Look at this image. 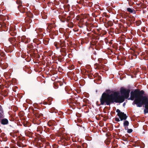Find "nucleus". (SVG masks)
Segmentation results:
<instances>
[{"instance_id": "nucleus-1", "label": "nucleus", "mask_w": 148, "mask_h": 148, "mask_svg": "<svg viewBox=\"0 0 148 148\" xmlns=\"http://www.w3.org/2000/svg\"><path fill=\"white\" fill-rule=\"evenodd\" d=\"M125 99L122 95H119L117 92L109 94L103 92L100 99V105H110L111 104L116 103H122L124 101Z\"/></svg>"}, {"instance_id": "nucleus-2", "label": "nucleus", "mask_w": 148, "mask_h": 148, "mask_svg": "<svg viewBox=\"0 0 148 148\" xmlns=\"http://www.w3.org/2000/svg\"><path fill=\"white\" fill-rule=\"evenodd\" d=\"M143 90H140L135 89L134 91H132L130 93V97L128 100H133L132 104L136 105L137 107H141L148 100V96H143L144 93Z\"/></svg>"}, {"instance_id": "nucleus-3", "label": "nucleus", "mask_w": 148, "mask_h": 148, "mask_svg": "<svg viewBox=\"0 0 148 148\" xmlns=\"http://www.w3.org/2000/svg\"><path fill=\"white\" fill-rule=\"evenodd\" d=\"M130 90L129 89H126L123 87H121L120 89L121 94L123 97L124 99H127L130 96Z\"/></svg>"}, {"instance_id": "nucleus-4", "label": "nucleus", "mask_w": 148, "mask_h": 148, "mask_svg": "<svg viewBox=\"0 0 148 148\" xmlns=\"http://www.w3.org/2000/svg\"><path fill=\"white\" fill-rule=\"evenodd\" d=\"M16 2L17 4L19 5L18 8L21 12L22 13H26L27 11V9L26 7H23L22 5V0H17Z\"/></svg>"}, {"instance_id": "nucleus-5", "label": "nucleus", "mask_w": 148, "mask_h": 148, "mask_svg": "<svg viewBox=\"0 0 148 148\" xmlns=\"http://www.w3.org/2000/svg\"><path fill=\"white\" fill-rule=\"evenodd\" d=\"M97 41L95 39H93L90 42V44L91 45H95V49H99L101 46V45H102L103 43V41L102 40H101L98 43V45H99V46H98L97 44Z\"/></svg>"}, {"instance_id": "nucleus-6", "label": "nucleus", "mask_w": 148, "mask_h": 148, "mask_svg": "<svg viewBox=\"0 0 148 148\" xmlns=\"http://www.w3.org/2000/svg\"><path fill=\"white\" fill-rule=\"evenodd\" d=\"M0 25L3 30L5 31H8L9 27H10V26L9 25L8 23V22L5 23L4 22H0Z\"/></svg>"}, {"instance_id": "nucleus-7", "label": "nucleus", "mask_w": 148, "mask_h": 148, "mask_svg": "<svg viewBox=\"0 0 148 148\" xmlns=\"http://www.w3.org/2000/svg\"><path fill=\"white\" fill-rule=\"evenodd\" d=\"M24 139L23 138H20L18 137L16 138L17 145L20 147H25V146H24L23 144L22 143L21 141H23Z\"/></svg>"}, {"instance_id": "nucleus-8", "label": "nucleus", "mask_w": 148, "mask_h": 148, "mask_svg": "<svg viewBox=\"0 0 148 148\" xmlns=\"http://www.w3.org/2000/svg\"><path fill=\"white\" fill-rule=\"evenodd\" d=\"M75 17V13L73 11L70 12L69 14V15L67 16L66 19V21L67 22H69L71 19L74 18Z\"/></svg>"}, {"instance_id": "nucleus-9", "label": "nucleus", "mask_w": 148, "mask_h": 148, "mask_svg": "<svg viewBox=\"0 0 148 148\" xmlns=\"http://www.w3.org/2000/svg\"><path fill=\"white\" fill-rule=\"evenodd\" d=\"M118 116L120 118V120L122 121L123 120H126L127 116L126 114H125L123 112H121V113Z\"/></svg>"}, {"instance_id": "nucleus-10", "label": "nucleus", "mask_w": 148, "mask_h": 148, "mask_svg": "<svg viewBox=\"0 0 148 148\" xmlns=\"http://www.w3.org/2000/svg\"><path fill=\"white\" fill-rule=\"evenodd\" d=\"M66 139H63L61 140L60 142L61 144L64 146H66L69 145V142Z\"/></svg>"}, {"instance_id": "nucleus-11", "label": "nucleus", "mask_w": 148, "mask_h": 148, "mask_svg": "<svg viewBox=\"0 0 148 148\" xmlns=\"http://www.w3.org/2000/svg\"><path fill=\"white\" fill-rule=\"evenodd\" d=\"M33 46L31 44H29L27 45V49L31 53H34L35 51V50L34 49Z\"/></svg>"}, {"instance_id": "nucleus-12", "label": "nucleus", "mask_w": 148, "mask_h": 148, "mask_svg": "<svg viewBox=\"0 0 148 148\" xmlns=\"http://www.w3.org/2000/svg\"><path fill=\"white\" fill-rule=\"evenodd\" d=\"M15 31L16 30L13 28H10L9 32L11 36H14L16 34V33Z\"/></svg>"}, {"instance_id": "nucleus-13", "label": "nucleus", "mask_w": 148, "mask_h": 148, "mask_svg": "<svg viewBox=\"0 0 148 148\" xmlns=\"http://www.w3.org/2000/svg\"><path fill=\"white\" fill-rule=\"evenodd\" d=\"M66 14H64L63 15H59V18L60 21L62 22H64L66 21V19L65 18Z\"/></svg>"}, {"instance_id": "nucleus-14", "label": "nucleus", "mask_w": 148, "mask_h": 148, "mask_svg": "<svg viewBox=\"0 0 148 148\" xmlns=\"http://www.w3.org/2000/svg\"><path fill=\"white\" fill-rule=\"evenodd\" d=\"M58 45H59V46L57 48H59L60 47L61 48L63 47H66V45L64 41H60V42H58Z\"/></svg>"}, {"instance_id": "nucleus-15", "label": "nucleus", "mask_w": 148, "mask_h": 148, "mask_svg": "<svg viewBox=\"0 0 148 148\" xmlns=\"http://www.w3.org/2000/svg\"><path fill=\"white\" fill-rule=\"evenodd\" d=\"M129 125V122L128 121L125 120L123 122V126L125 127V130L128 129V126Z\"/></svg>"}, {"instance_id": "nucleus-16", "label": "nucleus", "mask_w": 148, "mask_h": 148, "mask_svg": "<svg viewBox=\"0 0 148 148\" xmlns=\"http://www.w3.org/2000/svg\"><path fill=\"white\" fill-rule=\"evenodd\" d=\"M8 123V121L6 119H1V123L3 125L7 124Z\"/></svg>"}, {"instance_id": "nucleus-17", "label": "nucleus", "mask_w": 148, "mask_h": 148, "mask_svg": "<svg viewBox=\"0 0 148 148\" xmlns=\"http://www.w3.org/2000/svg\"><path fill=\"white\" fill-rule=\"evenodd\" d=\"M95 67L96 69H102V66L97 63H96L95 64Z\"/></svg>"}, {"instance_id": "nucleus-18", "label": "nucleus", "mask_w": 148, "mask_h": 148, "mask_svg": "<svg viewBox=\"0 0 148 148\" xmlns=\"http://www.w3.org/2000/svg\"><path fill=\"white\" fill-rule=\"evenodd\" d=\"M127 11L129 12L133 13L134 14H135L136 12L135 10L134 9H131L130 8H127Z\"/></svg>"}, {"instance_id": "nucleus-19", "label": "nucleus", "mask_w": 148, "mask_h": 148, "mask_svg": "<svg viewBox=\"0 0 148 148\" xmlns=\"http://www.w3.org/2000/svg\"><path fill=\"white\" fill-rule=\"evenodd\" d=\"M8 40L11 44H13L15 41L16 39L15 37H13L9 38Z\"/></svg>"}, {"instance_id": "nucleus-20", "label": "nucleus", "mask_w": 148, "mask_h": 148, "mask_svg": "<svg viewBox=\"0 0 148 148\" xmlns=\"http://www.w3.org/2000/svg\"><path fill=\"white\" fill-rule=\"evenodd\" d=\"M71 148H82L80 146H77L76 144H73L71 146Z\"/></svg>"}, {"instance_id": "nucleus-21", "label": "nucleus", "mask_w": 148, "mask_h": 148, "mask_svg": "<svg viewBox=\"0 0 148 148\" xmlns=\"http://www.w3.org/2000/svg\"><path fill=\"white\" fill-rule=\"evenodd\" d=\"M26 14L27 17H30L31 18H32L33 17V15L31 12H28L26 13Z\"/></svg>"}, {"instance_id": "nucleus-22", "label": "nucleus", "mask_w": 148, "mask_h": 148, "mask_svg": "<svg viewBox=\"0 0 148 148\" xmlns=\"http://www.w3.org/2000/svg\"><path fill=\"white\" fill-rule=\"evenodd\" d=\"M33 113L34 115H35V116L37 118H39L40 117V115H39V114L38 113V112L37 110H34L33 111Z\"/></svg>"}, {"instance_id": "nucleus-23", "label": "nucleus", "mask_w": 148, "mask_h": 148, "mask_svg": "<svg viewBox=\"0 0 148 148\" xmlns=\"http://www.w3.org/2000/svg\"><path fill=\"white\" fill-rule=\"evenodd\" d=\"M84 21L83 19H81L79 21V24L81 25V26H80V27L82 28L83 27V25L84 24Z\"/></svg>"}, {"instance_id": "nucleus-24", "label": "nucleus", "mask_w": 148, "mask_h": 148, "mask_svg": "<svg viewBox=\"0 0 148 148\" xmlns=\"http://www.w3.org/2000/svg\"><path fill=\"white\" fill-rule=\"evenodd\" d=\"M31 18L27 16L25 18V20L26 21H27L28 23H30L32 22V20Z\"/></svg>"}, {"instance_id": "nucleus-25", "label": "nucleus", "mask_w": 148, "mask_h": 148, "mask_svg": "<svg viewBox=\"0 0 148 148\" xmlns=\"http://www.w3.org/2000/svg\"><path fill=\"white\" fill-rule=\"evenodd\" d=\"M0 55L1 57L3 58H5L6 56L4 52L1 51H0Z\"/></svg>"}, {"instance_id": "nucleus-26", "label": "nucleus", "mask_w": 148, "mask_h": 148, "mask_svg": "<svg viewBox=\"0 0 148 148\" xmlns=\"http://www.w3.org/2000/svg\"><path fill=\"white\" fill-rule=\"evenodd\" d=\"M8 66V64L6 63H5L3 64L2 67L3 69H5L7 68Z\"/></svg>"}, {"instance_id": "nucleus-27", "label": "nucleus", "mask_w": 148, "mask_h": 148, "mask_svg": "<svg viewBox=\"0 0 148 148\" xmlns=\"http://www.w3.org/2000/svg\"><path fill=\"white\" fill-rule=\"evenodd\" d=\"M141 21H136V25L137 26H138L140 25L141 23Z\"/></svg>"}, {"instance_id": "nucleus-28", "label": "nucleus", "mask_w": 148, "mask_h": 148, "mask_svg": "<svg viewBox=\"0 0 148 148\" xmlns=\"http://www.w3.org/2000/svg\"><path fill=\"white\" fill-rule=\"evenodd\" d=\"M108 25L110 26H112L113 25V23L111 21H108L107 22Z\"/></svg>"}, {"instance_id": "nucleus-29", "label": "nucleus", "mask_w": 148, "mask_h": 148, "mask_svg": "<svg viewBox=\"0 0 148 148\" xmlns=\"http://www.w3.org/2000/svg\"><path fill=\"white\" fill-rule=\"evenodd\" d=\"M38 36L40 38L42 39L44 35L42 33H40L38 34Z\"/></svg>"}, {"instance_id": "nucleus-30", "label": "nucleus", "mask_w": 148, "mask_h": 148, "mask_svg": "<svg viewBox=\"0 0 148 148\" xmlns=\"http://www.w3.org/2000/svg\"><path fill=\"white\" fill-rule=\"evenodd\" d=\"M43 143V142L40 143V142H38V145L40 147H42L43 146L44 143Z\"/></svg>"}, {"instance_id": "nucleus-31", "label": "nucleus", "mask_w": 148, "mask_h": 148, "mask_svg": "<svg viewBox=\"0 0 148 148\" xmlns=\"http://www.w3.org/2000/svg\"><path fill=\"white\" fill-rule=\"evenodd\" d=\"M69 68L70 70H72L74 69L75 68L74 66L73 65H70L69 66Z\"/></svg>"}, {"instance_id": "nucleus-32", "label": "nucleus", "mask_w": 148, "mask_h": 148, "mask_svg": "<svg viewBox=\"0 0 148 148\" xmlns=\"http://www.w3.org/2000/svg\"><path fill=\"white\" fill-rule=\"evenodd\" d=\"M45 148H51V146L49 145V144L47 143L45 144Z\"/></svg>"}, {"instance_id": "nucleus-33", "label": "nucleus", "mask_w": 148, "mask_h": 148, "mask_svg": "<svg viewBox=\"0 0 148 148\" xmlns=\"http://www.w3.org/2000/svg\"><path fill=\"white\" fill-rule=\"evenodd\" d=\"M1 20L4 21L6 19V17L4 16H1Z\"/></svg>"}, {"instance_id": "nucleus-34", "label": "nucleus", "mask_w": 148, "mask_h": 148, "mask_svg": "<svg viewBox=\"0 0 148 148\" xmlns=\"http://www.w3.org/2000/svg\"><path fill=\"white\" fill-rule=\"evenodd\" d=\"M61 51L62 52H63L64 53L66 54V49L65 48H62Z\"/></svg>"}, {"instance_id": "nucleus-35", "label": "nucleus", "mask_w": 148, "mask_h": 148, "mask_svg": "<svg viewBox=\"0 0 148 148\" xmlns=\"http://www.w3.org/2000/svg\"><path fill=\"white\" fill-rule=\"evenodd\" d=\"M116 112L118 113L117 115L119 116L121 113L122 112H121V111L119 109H117L116 110Z\"/></svg>"}, {"instance_id": "nucleus-36", "label": "nucleus", "mask_w": 148, "mask_h": 148, "mask_svg": "<svg viewBox=\"0 0 148 148\" xmlns=\"http://www.w3.org/2000/svg\"><path fill=\"white\" fill-rule=\"evenodd\" d=\"M3 112V111L2 109L1 106L0 105V116L2 115V113Z\"/></svg>"}, {"instance_id": "nucleus-37", "label": "nucleus", "mask_w": 148, "mask_h": 148, "mask_svg": "<svg viewBox=\"0 0 148 148\" xmlns=\"http://www.w3.org/2000/svg\"><path fill=\"white\" fill-rule=\"evenodd\" d=\"M127 132L128 133H131L132 132L133 130L132 129H129L128 128V129H127Z\"/></svg>"}, {"instance_id": "nucleus-38", "label": "nucleus", "mask_w": 148, "mask_h": 148, "mask_svg": "<svg viewBox=\"0 0 148 148\" xmlns=\"http://www.w3.org/2000/svg\"><path fill=\"white\" fill-rule=\"evenodd\" d=\"M10 136H13V137H15V136H16V134H14L13 133H10Z\"/></svg>"}, {"instance_id": "nucleus-39", "label": "nucleus", "mask_w": 148, "mask_h": 148, "mask_svg": "<svg viewBox=\"0 0 148 148\" xmlns=\"http://www.w3.org/2000/svg\"><path fill=\"white\" fill-rule=\"evenodd\" d=\"M92 4L93 3L92 2H89L88 3V5L90 7H91L92 5Z\"/></svg>"}, {"instance_id": "nucleus-40", "label": "nucleus", "mask_w": 148, "mask_h": 148, "mask_svg": "<svg viewBox=\"0 0 148 148\" xmlns=\"http://www.w3.org/2000/svg\"><path fill=\"white\" fill-rule=\"evenodd\" d=\"M51 121H49L48 123V125L50 127H51L52 125V123H51Z\"/></svg>"}, {"instance_id": "nucleus-41", "label": "nucleus", "mask_w": 148, "mask_h": 148, "mask_svg": "<svg viewBox=\"0 0 148 148\" xmlns=\"http://www.w3.org/2000/svg\"><path fill=\"white\" fill-rule=\"evenodd\" d=\"M43 42L45 45H47L48 44V41L46 40H43Z\"/></svg>"}, {"instance_id": "nucleus-42", "label": "nucleus", "mask_w": 148, "mask_h": 148, "mask_svg": "<svg viewBox=\"0 0 148 148\" xmlns=\"http://www.w3.org/2000/svg\"><path fill=\"white\" fill-rule=\"evenodd\" d=\"M1 136L2 137H3L5 138V133H1Z\"/></svg>"}, {"instance_id": "nucleus-43", "label": "nucleus", "mask_w": 148, "mask_h": 148, "mask_svg": "<svg viewBox=\"0 0 148 148\" xmlns=\"http://www.w3.org/2000/svg\"><path fill=\"white\" fill-rule=\"evenodd\" d=\"M135 18L133 16L131 18V21L132 22H134L135 21Z\"/></svg>"}, {"instance_id": "nucleus-44", "label": "nucleus", "mask_w": 148, "mask_h": 148, "mask_svg": "<svg viewBox=\"0 0 148 148\" xmlns=\"http://www.w3.org/2000/svg\"><path fill=\"white\" fill-rule=\"evenodd\" d=\"M102 61V58H100L98 59V61L100 63H101Z\"/></svg>"}, {"instance_id": "nucleus-45", "label": "nucleus", "mask_w": 148, "mask_h": 148, "mask_svg": "<svg viewBox=\"0 0 148 148\" xmlns=\"http://www.w3.org/2000/svg\"><path fill=\"white\" fill-rule=\"evenodd\" d=\"M115 120L117 122L119 121L120 120H120L118 118H115Z\"/></svg>"}, {"instance_id": "nucleus-46", "label": "nucleus", "mask_w": 148, "mask_h": 148, "mask_svg": "<svg viewBox=\"0 0 148 148\" xmlns=\"http://www.w3.org/2000/svg\"><path fill=\"white\" fill-rule=\"evenodd\" d=\"M93 53L95 56H96L97 54V53L96 51L94 50L93 51Z\"/></svg>"}, {"instance_id": "nucleus-47", "label": "nucleus", "mask_w": 148, "mask_h": 148, "mask_svg": "<svg viewBox=\"0 0 148 148\" xmlns=\"http://www.w3.org/2000/svg\"><path fill=\"white\" fill-rule=\"evenodd\" d=\"M55 46L57 48L59 46V45H58V43H54Z\"/></svg>"}, {"instance_id": "nucleus-48", "label": "nucleus", "mask_w": 148, "mask_h": 148, "mask_svg": "<svg viewBox=\"0 0 148 148\" xmlns=\"http://www.w3.org/2000/svg\"><path fill=\"white\" fill-rule=\"evenodd\" d=\"M122 18H127V16L125 14L122 15Z\"/></svg>"}, {"instance_id": "nucleus-49", "label": "nucleus", "mask_w": 148, "mask_h": 148, "mask_svg": "<svg viewBox=\"0 0 148 148\" xmlns=\"http://www.w3.org/2000/svg\"><path fill=\"white\" fill-rule=\"evenodd\" d=\"M91 57L93 59H96V56H93V55H92L91 56Z\"/></svg>"}, {"instance_id": "nucleus-50", "label": "nucleus", "mask_w": 148, "mask_h": 148, "mask_svg": "<svg viewBox=\"0 0 148 148\" xmlns=\"http://www.w3.org/2000/svg\"><path fill=\"white\" fill-rule=\"evenodd\" d=\"M43 103L45 105L48 104V101H47V102L46 101H44Z\"/></svg>"}, {"instance_id": "nucleus-51", "label": "nucleus", "mask_w": 148, "mask_h": 148, "mask_svg": "<svg viewBox=\"0 0 148 148\" xmlns=\"http://www.w3.org/2000/svg\"><path fill=\"white\" fill-rule=\"evenodd\" d=\"M51 101H49L48 102V104L49 105H50L51 104Z\"/></svg>"}, {"instance_id": "nucleus-52", "label": "nucleus", "mask_w": 148, "mask_h": 148, "mask_svg": "<svg viewBox=\"0 0 148 148\" xmlns=\"http://www.w3.org/2000/svg\"><path fill=\"white\" fill-rule=\"evenodd\" d=\"M66 54L65 53H64L63 52H62V55H63L64 56H65L66 55Z\"/></svg>"}, {"instance_id": "nucleus-53", "label": "nucleus", "mask_w": 148, "mask_h": 148, "mask_svg": "<svg viewBox=\"0 0 148 148\" xmlns=\"http://www.w3.org/2000/svg\"><path fill=\"white\" fill-rule=\"evenodd\" d=\"M99 10H96L95 11V13H96V12H99Z\"/></svg>"}, {"instance_id": "nucleus-54", "label": "nucleus", "mask_w": 148, "mask_h": 148, "mask_svg": "<svg viewBox=\"0 0 148 148\" xmlns=\"http://www.w3.org/2000/svg\"><path fill=\"white\" fill-rule=\"evenodd\" d=\"M62 59H60V58H58V60L59 61H60L61 62V61L62 60Z\"/></svg>"}, {"instance_id": "nucleus-55", "label": "nucleus", "mask_w": 148, "mask_h": 148, "mask_svg": "<svg viewBox=\"0 0 148 148\" xmlns=\"http://www.w3.org/2000/svg\"><path fill=\"white\" fill-rule=\"evenodd\" d=\"M38 129H40L42 128V127H38Z\"/></svg>"}, {"instance_id": "nucleus-56", "label": "nucleus", "mask_w": 148, "mask_h": 148, "mask_svg": "<svg viewBox=\"0 0 148 148\" xmlns=\"http://www.w3.org/2000/svg\"><path fill=\"white\" fill-rule=\"evenodd\" d=\"M11 142H12V143H14V142H15V141L14 140H11Z\"/></svg>"}, {"instance_id": "nucleus-57", "label": "nucleus", "mask_w": 148, "mask_h": 148, "mask_svg": "<svg viewBox=\"0 0 148 148\" xmlns=\"http://www.w3.org/2000/svg\"><path fill=\"white\" fill-rule=\"evenodd\" d=\"M125 102L123 104V106H125Z\"/></svg>"}, {"instance_id": "nucleus-58", "label": "nucleus", "mask_w": 148, "mask_h": 148, "mask_svg": "<svg viewBox=\"0 0 148 148\" xmlns=\"http://www.w3.org/2000/svg\"><path fill=\"white\" fill-rule=\"evenodd\" d=\"M14 88H12V89H13V91H14V92H15V91H14L15 90H14Z\"/></svg>"}, {"instance_id": "nucleus-59", "label": "nucleus", "mask_w": 148, "mask_h": 148, "mask_svg": "<svg viewBox=\"0 0 148 148\" xmlns=\"http://www.w3.org/2000/svg\"><path fill=\"white\" fill-rule=\"evenodd\" d=\"M14 88H12V89H13V91H14V92H15V91H14L15 90H14Z\"/></svg>"}, {"instance_id": "nucleus-60", "label": "nucleus", "mask_w": 148, "mask_h": 148, "mask_svg": "<svg viewBox=\"0 0 148 148\" xmlns=\"http://www.w3.org/2000/svg\"><path fill=\"white\" fill-rule=\"evenodd\" d=\"M47 130L48 132H49V131H50V129H48Z\"/></svg>"}, {"instance_id": "nucleus-61", "label": "nucleus", "mask_w": 148, "mask_h": 148, "mask_svg": "<svg viewBox=\"0 0 148 148\" xmlns=\"http://www.w3.org/2000/svg\"><path fill=\"white\" fill-rule=\"evenodd\" d=\"M128 21H129L130 22H131V21H131V18H130V19H129V20H128Z\"/></svg>"}, {"instance_id": "nucleus-62", "label": "nucleus", "mask_w": 148, "mask_h": 148, "mask_svg": "<svg viewBox=\"0 0 148 148\" xmlns=\"http://www.w3.org/2000/svg\"><path fill=\"white\" fill-rule=\"evenodd\" d=\"M25 36H22V38H24L25 37Z\"/></svg>"}, {"instance_id": "nucleus-63", "label": "nucleus", "mask_w": 148, "mask_h": 148, "mask_svg": "<svg viewBox=\"0 0 148 148\" xmlns=\"http://www.w3.org/2000/svg\"><path fill=\"white\" fill-rule=\"evenodd\" d=\"M79 24V26L80 27V26H81V25L80 24Z\"/></svg>"}, {"instance_id": "nucleus-64", "label": "nucleus", "mask_w": 148, "mask_h": 148, "mask_svg": "<svg viewBox=\"0 0 148 148\" xmlns=\"http://www.w3.org/2000/svg\"><path fill=\"white\" fill-rule=\"evenodd\" d=\"M1 130H0V133L1 132Z\"/></svg>"}]
</instances>
